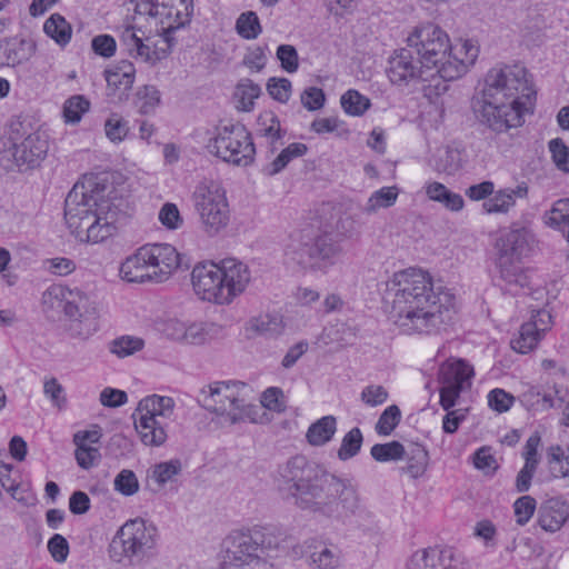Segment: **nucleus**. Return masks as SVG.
<instances>
[{"label":"nucleus","mask_w":569,"mask_h":569,"mask_svg":"<svg viewBox=\"0 0 569 569\" xmlns=\"http://www.w3.org/2000/svg\"><path fill=\"white\" fill-rule=\"evenodd\" d=\"M273 481L286 499L318 517L345 521L360 509L359 493L350 480L337 477L303 455L280 463Z\"/></svg>","instance_id":"obj_1"},{"label":"nucleus","mask_w":569,"mask_h":569,"mask_svg":"<svg viewBox=\"0 0 569 569\" xmlns=\"http://www.w3.org/2000/svg\"><path fill=\"white\" fill-rule=\"evenodd\" d=\"M391 296L390 318L403 333H432L452 320L455 296L435 287L429 272L408 268L387 282Z\"/></svg>","instance_id":"obj_2"},{"label":"nucleus","mask_w":569,"mask_h":569,"mask_svg":"<svg viewBox=\"0 0 569 569\" xmlns=\"http://www.w3.org/2000/svg\"><path fill=\"white\" fill-rule=\"evenodd\" d=\"M535 96L525 67H495L486 76L481 97L472 100V111L481 126L502 133L522 124Z\"/></svg>","instance_id":"obj_3"},{"label":"nucleus","mask_w":569,"mask_h":569,"mask_svg":"<svg viewBox=\"0 0 569 569\" xmlns=\"http://www.w3.org/2000/svg\"><path fill=\"white\" fill-rule=\"evenodd\" d=\"M110 193L109 187L93 176L73 186L64 200V219L77 238L98 243L116 233L124 213L120 209L122 200Z\"/></svg>","instance_id":"obj_4"},{"label":"nucleus","mask_w":569,"mask_h":569,"mask_svg":"<svg viewBox=\"0 0 569 569\" xmlns=\"http://www.w3.org/2000/svg\"><path fill=\"white\" fill-rule=\"evenodd\" d=\"M407 46L420 59V63L446 81L466 73L477 60L479 49L470 40L450 46L448 34L438 26L427 23L417 27L407 39Z\"/></svg>","instance_id":"obj_5"},{"label":"nucleus","mask_w":569,"mask_h":569,"mask_svg":"<svg viewBox=\"0 0 569 569\" xmlns=\"http://www.w3.org/2000/svg\"><path fill=\"white\" fill-rule=\"evenodd\" d=\"M250 279L248 266L233 258L223 259L219 264L199 263L191 272L194 293L217 305H230L246 290Z\"/></svg>","instance_id":"obj_6"},{"label":"nucleus","mask_w":569,"mask_h":569,"mask_svg":"<svg viewBox=\"0 0 569 569\" xmlns=\"http://www.w3.org/2000/svg\"><path fill=\"white\" fill-rule=\"evenodd\" d=\"M283 542V535L272 528L233 532L224 541L222 569H274L268 558H273Z\"/></svg>","instance_id":"obj_7"},{"label":"nucleus","mask_w":569,"mask_h":569,"mask_svg":"<svg viewBox=\"0 0 569 569\" xmlns=\"http://www.w3.org/2000/svg\"><path fill=\"white\" fill-rule=\"evenodd\" d=\"M42 307L44 311L63 310L72 338L88 339L99 328L96 305L81 290L52 284L42 293Z\"/></svg>","instance_id":"obj_8"},{"label":"nucleus","mask_w":569,"mask_h":569,"mask_svg":"<svg viewBox=\"0 0 569 569\" xmlns=\"http://www.w3.org/2000/svg\"><path fill=\"white\" fill-rule=\"evenodd\" d=\"M159 540L157 526L143 518L127 520L109 545V557L118 563L139 565L154 553Z\"/></svg>","instance_id":"obj_9"},{"label":"nucleus","mask_w":569,"mask_h":569,"mask_svg":"<svg viewBox=\"0 0 569 569\" xmlns=\"http://www.w3.org/2000/svg\"><path fill=\"white\" fill-rule=\"evenodd\" d=\"M173 409V399L166 396L151 395L139 401L132 418L143 445L160 447L166 442L168 420L172 418Z\"/></svg>","instance_id":"obj_10"},{"label":"nucleus","mask_w":569,"mask_h":569,"mask_svg":"<svg viewBox=\"0 0 569 569\" xmlns=\"http://www.w3.org/2000/svg\"><path fill=\"white\" fill-rule=\"evenodd\" d=\"M198 402L207 410L226 417L234 425L243 421L254 422L258 407L247 403L238 397L234 382L217 381L201 389Z\"/></svg>","instance_id":"obj_11"},{"label":"nucleus","mask_w":569,"mask_h":569,"mask_svg":"<svg viewBox=\"0 0 569 569\" xmlns=\"http://www.w3.org/2000/svg\"><path fill=\"white\" fill-rule=\"evenodd\" d=\"M533 244L535 237L531 231L525 227L511 228L502 232L497 239V264L500 270V276L506 282L521 287L525 286L526 277L517 262L530 254Z\"/></svg>","instance_id":"obj_12"},{"label":"nucleus","mask_w":569,"mask_h":569,"mask_svg":"<svg viewBox=\"0 0 569 569\" xmlns=\"http://www.w3.org/2000/svg\"><path fill=\"white\" fill-rule=\"evenodd\" d=\"M194 209L203 231L217 236L230 220V209L224 189L214 181L200 182L192 194Z\"/></svg>","instance_id":"obj_13"},{"label":"nucleus","mask_w":569,"mask_h":569,"mask_svg":"<svg viewBox=\"0 0 569 569\" xmlns=\"http://www.w3.org/2000/svg\"><path fill=\"white\" fill-rule=\"evenodd\" d=\"M207 147L210 153L236 166L250 164L256 154L251 134L240 123L217 127L216 136Z\"/></svg>","instance_id":"obj_14"},{"label":"nucleus","mask_w":569,"mask_h":569,"mask_svg":"<svg viewBox=\"0 0 569 569\" xmlns=\"http://www.w3.org/2000/svg\"><path fill=\"white\" fill-rule=\"evenodd\" d=\"M341 234L325 230L291 246L287 257L302 268L322 269L335 263L342 251Z\"/></svg>","instance_id":"obj_15"},{"label":"nucleus","mask_w":569,"mask_h":569,"mask_svg":"<svg viewBox=\"0 0 569 569\" xmlns=\"http://www.w3.org/2000/svg\"><path fill=\"white\" fill-rule=\"evenodd\" d=\"M10 152L18 167L32 169L40 166L46 158L49 143L47 136L41 131H32L30 123L14 120L10 124Z\"/></svg>","instance_id":"obj_16"},{"label":"nucleus","mask_w":569,"mask_h":569,"mask_svg":"<svg viewBox=\"0 0 569 569\" xmlns=\"http://www.w3.org/2000/svg\"><path fill=\"white\" fill-rule=\"evenodd\" d=\"M134 12L159 19L161 32L170 44V34L190 23L193 0H139Z\"/></svg>","instance_id":"obj_17"},{"label":"nucleus","mask_w":569,"mask_h":569,"mask_svg":"<svg viewBox=\"0 0 569 569\" xmlns=\"http://www.w3.org/2000/svg\"><path fill=\"white\" fill-rule=\"evenodd\" d=\"M427 69L413 53V49L401 48L388 59L386 73L390 82L398 87H408L427 80Z\"/></svg>","instance_id":"obj_18"},{"label":"nucleus","mask_w":569,"mask_h":569,"mask_svg":"<svg viewBox=\"0 0 569 569\" xmlns=\"http://www.w3.org/2000/svg\"><path fill=\"white\" fill-rule=\"evenodd\" d=\"M143 248L147 251V261L151 267L153 282L167 280L180 266V256L169 243H148Z\"/></svg>","instance_id":"obj_19"},{"label":"nucleus","mask_w":569,"mask_h":569,"mask_svg":"<svg viewBox=\"0 0 569 569\" xmlns=\"http://www.w3.org/2000/svg\"><path fill=\"white\" fill-rule=\"evenodd\" d=\"M461 561L451 548H428L415 552L407 563V569H462Z\"/></svg>","instance_id":"obj_20"},{"label":"nucleus","mask_w":569,"mask_h":569,"mask_svg":"<svg viewBox=\"0 0 569 569\" xmlns=\"http://www.w3.org/2000/svg\"><path fill=\"white\" fill-rule=\"evenodd\" d=\"M36 49V41L31 38H4L0 40V67L20 66L34 54Z\"/></svg>","instance_id":"obj_21"},{"label":"nucleus","mask_w":569,"mask_h":569,"mask_svg":"<svg viewBox=\"0 0 569 569\" xmlns=\"http://www.w3.org/2000/svg\"><path fill=\"white\" fill-rule=\"evenodd\" d=\"M569 517V503L562 498H550L545 501L538 513L540 527L549 532H556Z\"/></svg>","instance_id":"obj_22"},{"label":"nucleus","mask_w":569,"mask_h":569,"mask_svg":"<svg viewBox=\"0 0 569 569\" xmlns=\"http://www.w3.org/2000/svg\"><path fill=\"white\" fill-rule=\"evenodd\" d=\"M473 368L462 359L445 362L439 370V380L442 386L460 388L461 391L470 388Z\"/></svg>","instance_id":"obj_23"},{"label":"nucleus","mask_w":569,"mask_h":569,"mask_svg":"<svg viewBox=\"0 0 569 569\" xmlns=\"http://www.w3.org/2000/svg\"><path fill=\"white\" fill-rule=\"evenodd\" d=\"M147 258L143 246L137 249L121 263V278L128 282H153V274Z\"/></svg>","instance_id":"obj_24"},{"label":"nucleus","mask_w":569,"mask_h":569,"mask_svg":"<svg viewBox=\"0 0 569 569\" xmlns=\"http://www.w3.org/2000/svg\"><path fill=\"white\" fill-rule=\"evenodd\" d=\"M136 68L132 62L121 60L104 70L108 88L114 91L128 92L134 82Z\"/></svg>","instance_id":"obj_25"},{"label":"nucleus","mask_w":569,"mask_h":569,"mask_svg":"<svg viewBox=\"0 0 569 569\" xmlns=\"http://www.w3.org/2000/svg\"><path fill=\"white\" fill-rule=\"evenodd\" d=\"M528 194L526 183L517 186L515 189H505L495 193L493 197L486 200L482 204L487 213H506L515 206V199L525 198Z\"/></svg>","instance_id":"obj_26"},{"label":"nucleus","mask_w":569,"mask_h":569,"mask_svg":"<svg viewBox=\"0 0 569 569\" xmlns=\"http://www.w3.org/2000/svg\"><path fill=\"white\" fill-rule=\"evenodd\" d=\"M212 326L208 323H192L186 327L179 321H171L168 328H173L174 331L171 333L173 339L183 340L190 345H201L210 337L209 327Z\"/></svg>","instance_id":"obj_27"},{"label":"nucleus","mask_w":569,"mask_h":569,"mask_svg":"<svg viewBox=\"0 0 569 569\" xmlns=\"http://www.w3.org/2000/svg\"><path fill=\"white\" fill-rule=\"evenodd\" d=\"M337 431V419L333 416H325L311 423L308 428L307 441L315 447L329 442Z\"/></svg>","instance_id":"obj_28"},{"label":"nucleus","mask_w":569,"mask_h":569,"mask_svg":"<svg viewBox=\"0 0 569 569\" xmlns=\"http://www.w3.org/2000/svg\"><path fill=\"white\" fill-rule=\"evenodd\" d=\"M545 328H539L537 321L525 322L516 338L511 340V347L519 353H528L537 347Z\"/></svg>","instance_id":"obj_29"},{"label":"nucleus","mask_w":569,"mask_h":569,"mask_svg":"<svg viewBox=\"0 0 569 569\" xmlns=\"http://www.w3.org/2000/svg\"><path fill=\"white\" fill-rule=\"evenodd\" d=\"M43 31L61 47L70 42L72 28L70 23L59 13H53L43 26Z\"/></svg>","instance_id":"obj_30"},{"label":"nucleus","mask_w":569,"mask_h":569,"mask_svg":"<svg viewBox=\"0 0 569 569\" xmlns=\"http://www.w3.org/2000/svg\"><path fill=\"white\" fill-rule=\"evenodd\" d=\"M405 458L408 460L406 472L415 479L423 475L429 460L428 451L423 446L412 445L409 450H406Z\"/></svg>","instance_id":"obj_31"},{"label":"nucleus","mask_w":569,"mask_h":569,"mask_svg":"<svg viewBox=\"0 0 569 569\" xmlns=\"http://www.w3.org/2000/svg\"><path fill=\"white\" fill-rule=\"evenodd\" d=\"M340 103L345 112L353 117L362 116L371 106L370 99L355 89L346 91L340 98Z\"/></svg>","instance_id":"obj_32"},{"label":"nucleus","mask_w":569,"mask_h":569,"mask_svg":"<svg viewBox=\"0 0 569 569\" xmlns=\"http://www.w3.org/2000/svg\"><path fill=\"white\" fill-rule=\"evenodd\" d=\"M261 88L251 80L240 82L236 87L234 99L237 100V109L241 111H250L253 108L254 100L260 96Z\"/></svg>","instance_id":"obj_33"},{"label":"nucleus","mask_w":569,"mask_h":569,"mask_svg":"<svg viewBox=\"0 0 569 569\" xmlns=\"http://www.w3.org/2000/svg\"><path fill=\"white\" fill-rule=\"evenodd\" d=\"M371 457L378 462L398 461L405 458L406 449L399 441L376 443L370 450Z\"/></svg>","instance_id":"obj_34"},{"label":"nucleus","mask_w":569,"mask_h":569,"mask_svg":"<svg viewBox=\"0 0 569 569\" xmlns=\"http://www.w3.org/2000/svg\"><path fill=\"white\" fill-rule=\"evenodd\" d=\"M236 30L243 39H257L262 31L257 13L254 11L242 12L236 21Z\"/></svg>","instance_id":"obj_35"},{"label":"nucleus","mask_w":569,"mask_h":569,"mask_svg":"<svg viewBox=\"0 0 569 569\" xmlns=\"http://www.w3.org/2000/svg\"><path fill=\"white\" fill-rule=\"evenodd\" d=\"M461 153L458 149L446 148L435 159V170L441 173L453 174L461 168Z\"/></svg>","instance_id":"obj_36"},{"label":"nucleus","mask_w":569,"mask_h":569,"mask_svg":"<svg viewBox=\"0 0 569 569\" xmlns=\"http://www.w3.org/2000/svg\"><path fill=\"white\" fill-rule=\"evenodd\" d=\"M398 197V189L396 187H383L375 191L365 207V212L373 213L380 208L391 207Z\"/></svg>","instance_id":"obj_37"},{"label":"nucleus","mask_w":569,"mask_h":569,"mask_svg":"<svg viewBox=\"0 0 569 569\" xmlns=\"http://www.w3.org/2000/svg\"><path fill=\"white\" fill-rule=\"evenodd\" d=\"M363 441L362 432L358 427L352 428L345 435L338 450V458L342 461L353 458L361 449Z\"/></svg>","instance_id":"obj_38"},{"label":"nucleus","mask_w":569,"mask_h":569,"mask_svg":"<svg viewBox=\"0 0 569 569\" xmlns=\"http://www.w3.org/2000/svg\"><path fill=\"white\" fill-rule=\"evenodd\" d=\"M90 108V102L83 96L70 97L63 106V117L67 123H78L83 113Z\"/></svg>","instance_id":"obj_39"},{"label":"nucleus","mask_w":569,"mask_h":569,"mask_svg":"<svg viewBox=\"0 0 569 569\" xmlns=\"http://www.w3.org/2000/svg\"><path fill=\"white\" fill-rule=\"evenodd\" d=\"M144 346L142 339L131 336H122L110 342L109 350L119 358H124L140 351Z\"/></svg>","instance_id":"obj_40"},{"label":"nucleus","mask_w":569,"mask_h":569,"mask_svg":"<svg viewBox=\"0 0 569 569\" xmlns=\"http://www.w3.org/2000/svg\"><path fill=\"white\" fill-rule=\"evenodd\" d=\"M181 462L178 459H171L169 461L160 462L154 465L151 470L150 477L159 485L163 486L171 481L174 476L181 472Z\"/></svg>","instance_id":"obj_41"},{"label":"nucleus","mask_w":569,"mask_h":569,"mask_svg":"<svg viewBox=\"0 0 569 569\" xmlns=\"http://www.w3.org/2000/svg\"><path fill=\"white\" fill-rule=\"evenodd\" d=\"M401 419V411L398 406L391 405L383 410L377 423L376 431L380 436H389L395 428L399 425Z\"/></svg>","instance_id":"obj_42"},{"label":"nucleus","mask_w":569,"mask_h":569,"mask_svg":"<svg viewBox=\"0 0 569 569\" xmlns=\"http://www.w3.org/2000/svg\"><path fill=\"white\" fill-rule=\"evenodd\" d=\"M252 327L260 335L274 337L281 333L283 322L280 316L267 313L254 319Z\"/></svg>","instance_id":"obj_43"},{"label":"nucleus","mask_w":569,"mask_h":569,"mask_svg":"<svg viewBox=\"0 0 569 569\" xmlns=\"http://www.w3.org/2000/svg\"><path fill=\"white\" fill-rule=\"evenodd\" d=\"M267 91L272 99L280 103H287L291 96L292 84L287 78L272 77L267 82Z\"/></svg>","instance_id":"obj_44"},{"label":"nucleus","mask_w":569,"mask_h":569,"mask_svg":"<svg viewBox=\"0 0 569 569\" xmlns=\"http://www.w3.org/2000/svg\"><path fill=\"white\" fill-rule=\"evenodd\" d=\"M114 490L123 496H132L139 490V481L136 473L129 469H122L114 478Z\"/></svg>","instance_id":"obj_45"},{"label":"nucleus","mask_w":569,"mask_h":569,"mask_svg":"<svg viewBox=\"0 0 569 569\" xmlns=\"http://www.w3.org/2000/svg\"><path fill=\"white\" fill-rule=\"evenodd\" d=\"M549 151L557 169L569 172V147L565 144L562 139L556 138L550 140Z\"/></svg>","instance_id":"obj_46"},{"label":"nucleus","mask_w":569,"mask_h":569,"mask_svg":"<svg viewBox=\"0 0 569 569\" xmlns=\"http://www.w3.org/2000/svg\"><path fill=\"white\" fill-rule=\"evenodd\" d=\"M281 68L288 73H295L299 69V56L297 49L291 44H280L276 52Z\"/></svg>","instance_id":"obj_47"},{"label":"nucleus","mask_w":569,"mask_h":569,"mask_svg":"<svg viewBox=\"0 0 569 569\" xmlns=\"http://www.w3.org/2000/svg\"><path fill=\"white\" fill-rule=\"evenodd\" d=\"M300 101L308 111H317L325 106L326 94L318 87H308L301 92Z\"/></svg>","instance_id":"obj_48"},{"label":"nucleus","mask_w":569,"mask_h":569,"mask_svg":"<svg viewBox=\"0 0 569 569\" xmlns=\"http://www.w3.org/2000/svg\"><path fill=\"white\" fill-rule=\"evenodd\" d=\"M107 137L111 141H122L128 133V122L120 116L113 113L104 123Z\"/></svg>","instance_id":"obj_49"},{"label":"nucleus","mask_w":569,"mask_h":569,"mask_svg":"<svg viewBox=\"0 0 569 569\" xmlns=\"http://www.w3.org/2000/svg\"><path fill=\"white\" fill-rule=\"evenodd\" d=\"M76 460L82 469L92 468L101 458L100 451L96 447L89 445H76Z\"/></svg>","instance_id":"obj_50"},{"label":"nucleus","mask_w":569,"mask_h":569,"mask_svg":"<svg viewBox=\"0 0 569 569\" xmlns=\"http://www.w3.org/2000/svg\"><path fill=\"white\" fill-rule=\"evenodd\" d=\"M536 500L531 496L518 498L513 505L517 523L525 526L533 516L536 510Z\"/></svg>","instance_id":"obj_51"},{"label":"nucleus","mask_w":569,"mask_h":569,"mask_svg":"<svg viewBox=\"0 0 569 569\" xmlns=\"http://www.w3.org/2000/svg\"><path fill=\"white\" fill-rule=\"evenodd\" d=\"M138 97L142 100L140 112L148 114L154 111L156 107L160 103V92L154 86H143L138 91Z\"/></svg>","instance_id":"obj_52"},{"label":"nucleus","mask_w":569,"mask_h":569,"mask_svg":"<svg viewBox=\"0 0 569 569\" xmlns=\"http://www.w3.org/2000/svg\"><path fill=\"white\" fill-rule=\"evenodd\" d=\"M310 559L319 569H336L340 563L338 552L327 547H323L320 551L312 552Z\"/></svg>","instance_id":"obj_53"},{"label":"nucleus","mask_w":569,"mask_h":569,"mask_svg":"<svg viewBox=\"0 0 569 569\" xmlns=\"http://www.w3.org/2000/svg\"><path fill=\"white\" fill-rule=\"evenodd\" d=\"M515 401V398L503 389H493L488 393L489 407L498 412H506L510 409Z\"/></svg>","instance_id":"obj_54"},{"label":"nucleus","mask_w":569,"mask_h":569,"mask_svg":"<svg viewBox=\"0 0 569 569\" xmlns=\"http://www.w3.org/2000/svg\"><path fill=\"white\" fill-rule=\"evenodd\" d=\"M92 50L96 54L103 58H110L116 53L117 43L113 37L109 34H99L91 41Z\"/></svg>","instance_id":"obj_55"},{"label":"nucleus","mask_w":569,"mask_h":569,"mask_svg":"<svg viewBox=\"0 0 569 569\" xmlns=\"http://www.w3.org/2000/svg\"><path fill=\"white\" fill-rule=\"evenodd\" d=\"M48 551L57 562H64L69 555V543L63 536L54 533L48 541Z\"/></svg>","instance_id":"obj_56"},{"label":"nucleus","mask_w":569,"mask_h":569,"mask_svg":"<svg viewBox=\"0 0 569 569\" xmlns=\"http://www.w3.org/2000/svg\"><path fill=\"white\" fill-rule=\"evenodd\" d=\"M159 220L168 229H177L182 224V218L174 203H164L159 212Z\"/></svg>","instance_id":"obj_57"},{"label":"nucleus","mask_w":569,"mask_h":569,"mask_svg":"<svg viewBox=\"0 0 569 569\" xmlns=\"http://www.w3.org/2000/svg\"><path fill=\"white\" fill-rule=\"evenodd\" d=\"M387 399L388 391L382 386L370 385L361 392V400L370 407L382 405Z\"/></svg>","instance_id":"obj_58"},{"label":"nucleus","mask_w":569,"mask_h":569,"mask_svg":"<svg viewBox=\"0 0 569 569\" xmlns=\"http://www.w3.org/2000/svg\"><path fill=\"white\" fill-rule=\"evenodd\" d=\"M283 392L277 387H270L262 393L261 403L264 408L281 412L284 410Z\"/></svg>","instance_id":"obj_59"},{"label":"nucleus","mask_w":569,"mask_h":569,"mask_svg":"<svg viewBox=\"0 0 569 569\" xmlns=\"http://www.w3.org/2000/svg\"><path fill=\"white\" fill-rule=\"evenodd\" d=\"M127 401L128 396L123 390L108 387L104 388L100 393V402L104 407L118 408L123 406Z\"/></svg>","instance_id":"obj_60"},{"label":"nucleus","mask_w":569,"mask_h":569,"mask_svg":"<svg viewBox=\"0 0 569 569\" xmlns=\"http://www.w3.org/2000/svg\"><path fill=\"white\" fill-rule=\"evenodd\" d=\"M43 392L58 408H62L66 403L63 387L58 382L56 378H51L44 382Z\"/></svg>","instance_id":"obj_61"},{"label":"nucleus","mask_w":569,"mask_h":569,"mask_svg":"<svg viewBox=\"0 0 569 569\" xmlns=\"http://www.w3.org/2000/svg\"><path fill=\"white\" fill-rule=\"evenodd\" d=\"M473 465L477 469L485 472L495 471L497 462L495 457L490 453L488 448H480L473 455Z\"/></svg>","instance_id":"obj_62"},{"label":"nucleus","mask_w":569,"mask_h":569,"mask_svg":"<svg viewBox=\"0 0 569 569\" xmlns=\"http://www.w3.org/2000/svg\"><path fill=\"white\" fill-rule=\"evenodd\" d=\"M69 509L73 515H83L90 509V498L81 490L74 491L69 499Z\"/></svg>","instance_id":"obj_63"},{"label":"nucleus","mask_w":569,"mask_h":569,"mask_svg":"<svg viewBox=\"0 0 569 569\" xmlns=\"http://www.w3.org/2000/svg\"><path fill=\"white\" fill-rule=\"evenodd\" d=\"M48 269L57 276H68L76 269V263L69 258H53L47 261Z\"/></svg>","instance_id":"obj_64"}]
</instances>
